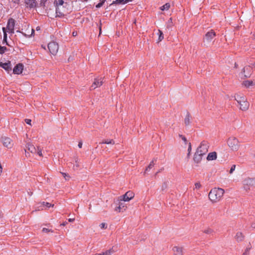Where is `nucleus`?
Masks as SVG:
<instances>
[{"label": "nucleus", "mask_w": 255, "mask_h": 255, "mask_svg": "<svg viewBox=\"0 0 255 255\" xmlns=\"http://www.w3.org/2000/svg\"><path fill=\"white\" fill-rule=\"evenodd\" d=\"M25 123H26L27 124H28V125H31V120H30V119H25Z\"/></svg>", "instance_id": "nucleus-45"}, {"label": "nucleus", "mask_w": 255, "mask_h": 255, "mask_svg": "<svg viewBox=\"0 0 255 255\" xmlns=\"http://www.w3.org/2000/svg\"><path fill=\"white\" fill-rule=\"evenodd\" d=\"M2 171V166L1 165V163H0V176H1Z\"/></svg>", "instance_id": "nucleus-48"}, {"label": "nucleus", "mask_w": 255, "mask_h": 255, "mask_svg": "<svg viewBox=\"0 0 255 255\" xmlns=\"http://www.w3.org/2000/svg\"><path fill=\"white\" fill-rule=\"evenodd\" d=\"M156 158H154L150 162L149 165L146 167L145 170V173L146 172H148L155 165V163L156 161Z\"/></svg>", "instance_id": "nucleus-22"}, {"label": "nucleus", "mask_w": 255, "mask_h": 255, "mask_svg": "<svg viewBox=\"0 0 255 255\" xmlns=\"http://www.w3.org/2000/svg\"><path fill=\"white\" fill-rule=\"evenodd\" d=\"M243 84L246 87H249L250 86L253 85V82L252 81L247 80L244 81Z\"/></svg>", "instance_id": "nucleus-26"}, {"label": "nucleus", "mask_w": 255, "mask_h": 255, "mask_svg": "<svg viewBox=\"0 0 255 255\" xmlns=\"http://www.w3.org/2000/svg\"><path fill=\"white\" fill-rule=\"evenodd\" d=\"M101 28H100V34H101Z\"/></svg>", "instance_id": "nucleus-57"}, {"label": "nucleus", "mask_w": 255, "mask_h": 255, "mask_svg": "<svg viewBox=\"0 0 255 255\" xmlns=\"http://www.w3.org/2000/svg\"><path fill=\"white\" fill-rule=\"evenodd\" d=\"M132 1V0H125V1L126 3H127V2H129V1Z\"/></svg>", "instance_id": "nucleus-54"}, {"label": "nucleus", "mask_w": 255, "mask_h": 255, "mask_svg": "<svg viewBox=\"0 0 255 255\" xmlns=\"http://www.w3.org/2000/svg\"><path fill=\"white\" fill-rule=\"evenodd\" d=\"M242 255H250V253L244 251Z\"/></svg>", "instance_id": "nucleus-49"}, {"label": "nucleus", "mask_w": 255, "mask_h": 255, "mask_svg": "<svg viewBox=\"0 0 255 255\" xmlns=\"http://www.w3.org/2000/svg\"><path fill=\"white\" fill-rule=\"evenodd\" d=\"M203 156V155H200V154L196 152L193 158L194 161L197 163H200L202 160Z\"/></svg>", "instance_id": "nucleus-19"}, {"label": "nucleus", "mask_w": 255, "mask_h": 255, "mask_svg": "<svg viewBox=\"0 0 255 255\" xmlns=\"http://www.w3.org/2000/svg\"><path fill=\"white\" fill-rule=\"evenodd\" d=\"M47 0H40V5L41 6L44 7L45 6L46 2Z\"/></svg>", "instance_id": "nucleus-37"}, {"label": "nucleus", "mask_w": 255, "mask_h": 255, "mask_svg": "<svg viewBox=\"0 0 255 255\" xmlns=\"http://www.w3.org/2000/svg\"><path fill=\"white\" fill-rule=\"evenodd\" d=\"M103 83V79L102 77H98L95 79L94 81L91 86V90L95 89L97 87H100Z\"/></svg>", "instance_id": "nucleus-11"}, {"label": "nucleus", "mask_w": 255, "mask_h": 255, "mask_svg": "<svg viewBox=\"0 0 255 255\" xmlns=\"http://www.w3.org/2000/svg\"><path fill=\"white\" fill-rule=\"evenodd\" d=\"M75 220V219L74 218H70L68 219V221L70 222H73Z\"/></svg>", "instance_id": "nucleus-52"}, {"label": "nucleus", "mask_w": 255, "mask_h": 255, "mask_svg": "<svg viewBox=\"0 0 255 255\" xmlns=\"http://www.w3.org/2000/svg\"><path fill=\"white\" fill-rule=\"evenodd\" d=\"M2 31L3 32V35H4V39H6L7 37V34L6 33V29L5 28L3 27L2 28Z\"/></svg>", "instance_id": "nucleus-40"}, {"label": "nucleus", "mask_w": 255, "mask_h": 255, "mask_svg": "<svg viewBox=\"0 0 255 255\" xmlns=\"http://www.w3.org/2000/svg\"><path fill=\"white\" fill-rule=\"evenodd\" d=\"M42 231L43 232L45 233L53 232V231L52 230H50L45 228H43Z\"/></svg>", "instance_id": "nucleus-39"}, {"label": "nucleus", "mask_w": 255, "mask_h": 255, "mask_svg": "<svg viewBox=\"0 0 255 255\" xmlns=\"http://www.w3.org/2000/svg\"><path fill=\"white\" fill-rule=\"evenodd\" d=\"M66 224H67V223H66V222H64V223H63L62 224V226H65Z\"/></svg>", "instance_id": "nucleus-55"}, {"label": "nucleus", "mask_w": 255, "mask_h": 255, "mask_svg": "<svg viewBox=\"0 0 255 255\" xmlns=\"http://www.w3.org/2000/svg\"><path fill=\"white\" fill-rule=\"evenodd\" d=\"M235 168H236V165H233L230 169V173H232L235 170Z\"/></svg>", "instance_id": "nucleus-42"}, {"label": "nucleus", "mask_w": 255, "mask_h": 255, "mask_svg": "<svg viewBox=\"0 0 255 255\" xmlns=\"http://www.w3.org/2000/svg\"><path fill=\"white\" fill-rule=\"evenodd\" d=\"M54 4L56 6V12L58 15H64L63 12L61 10V6L64 3L63 0H55L54 2Z\"/></svg>", "instance_id": "nucleus-7"}, {"label": "nucleus", "mask_w": 255, "mask_h": 255, "mask_svg": "<svg viewBox=\"0 0 255 255\" xmlns=\"http://www.w3.org/2000/svg\"><path fill=\"white\" fill-rule=\"evenodd\" d=\"M36 153L38 155H39L40 156H43L42 153V150L39 148V146L37 147L36 149Z\"/></svg>", "instance_id": "nucleus-31"}, {"label": "nucleus", "mask_w": 255, "mask_h": 255, "mask_svg": "<svg viewBox=\"0 0 255 255\" xmlns=\"http://www.w3.org/2000/svg\"><path fill=\"white\" fill-rule=\"evenodd\" d=\"M6 50V48L5 47L0 46V54L3 53Z\"/></svg>", "instance_id": "nucleus-35"}, {"label": "nucleus", "mask_w": 255, "mask_h": 255, "mask_svg": "<svg viewBox=\"0 0 255 255\" xmlns=\"http://www.w3.org/2000/svg\"><path fill=\"white\" fill-rule=\"evenodd\" d=\"M251 68L250 66H246L245 67H244V69H243V72L244 73H245L246 72V71H251ZM250 73H248L247 74H245V76L247 77H249L250 75Z\"/></svg>", "instance_id": "nucleus-25"}, {"label": "nucleus", "mask_w": 255, "mask_h": 255, "mask_svg": "<svg viewBox=\"0 0 255 255\" xmlns=\"http://www.w3.org/2000/svg\"><path fill=\"white\" fill-rule=\"evenodd\" d=\"M77 33H75L74 32H73V36H75L76 35Z\"/></svg>", "instance_id": "nucleus-56"}, {"label": "nucleus", "mask_w": 255, "mask_h": 255, "mask_svg": "<svg viewBox=\"0 0 255 255\" xmlns=\"http://www.w3.org/2000/svg\"><path fill=\"white\" fill-rule=\"evenodd\" d=\"M191 119V115L189 113H187L184 119V123L186 126H188L190 124Z\"/></svg>", "instance_id": "nucleus-23"}, {"label": "nucleus", "mask_w": 255, "mask_h": 255, "mask_svg": "<svg viewBox=\"0 0 255 255\" xmlns=\"http://www.w3.org/2000/svg\"><path fill=\"white\" fill-rule=\"evenodd\" d=\"M181 138H182V139L185 142H187V140L186 138V137L184 136H182V135H181Z\"/></svg>", "instance_id": "nucleus-46"}, {"label": "nucleus", "mask_w": 255, "mask_h": 255, "mask_svg": "<svg viewBox=\"0 0 255 255\" xmlns=\"http://www.w3.org/2000/svg\"><path fill=\"white\" fill-rule=\"evenodd\" d=\"M12 2L16 4H18L19 2V0H12Z\"/></svg>", "instance_id": "nucleus-47"}, {"label": "nucleus", "mask_w": 255, "mask_h": 255, "mask_svg": "<svg viewBox=\"0 0 255 255\" xmlns=\"http://www.w3.org/2000/svg\"><path fill=\"white\" fill-rule=\"evenodd\" d=\"M125 0H116L113 2V3L116 4H125L126 2L125 1Z\"/></svg>", "instance_id": "nucleus-29"}, {"label": "nucleus", "mask_w": 255, "mask_h": 255, "mask_svg": "<svg viewBox=\"0 0 255 255\" xmlns=\"http://www.w3.org/2000/svg\"><path fill=\"white\" fill-rule=\"evenodd\" d=\"M172 18H170L169 20L168 21V22H167V27L168 28H171L172 26Z\"/></svg>", "instance_id": "nucleus-30"}, {"label": "nucleus", "mask_w": 255, "mask_h": 255, "mask_svg": "<svg viewBox=\"0 0 255 255\" xmlns=\"http://www.w3.org/2000/svg\"><path fill=\"white\" fill-rule=\"evenodd\" d=\"M64 178L66 180H68L70 179V176L67 175L66 173L64 172H61Z\"/></svg>", "instance_id": "nucleus-34"}, {"label": "nucleus", "mask_w": 255, "mask_h": 255, "mask_svg": "<svg viewBox=\"0 0 255 255\" xmlns=\"http://www.w3.org/2000/svg\"><path fill=\"white\" fill-rule=\"evenodd\" d=\"M204 233L207 234H211L213 233V230L210 228H208L204 231Z\"/></svg>", "instance_id": "nucleus-32"}, {"label": "nucleus", "mask_w": 255, "mask_h": 255, "mask_svg": "<svg viewBox=\"0 0 255 255\" xmlns=\"http://www.w3.org/2000/svg\"><path fill=\"white\" fill-rule=\"evenodd\" d=\"M100 227L102 229H105L107 228V226L106 224L105 223H102L100 224Z\"/></svg>", "instance_id": "nucleus-38"}, {"label": "nucleus", "mask_w": 255, "mask_h": 255, "mask_svg": "<svg viewBox=\"0 0 255 255\" xmlns=\"http://www.w3.org/2000/svg\"><path fill=\"white\" fill-rule=\"evenodd\" d=\"M36 30H37V31L40 30V27L39 26L36 27Z\"/></svg>", "instance_id": "nucleus-53"}, {"label": "nucleus", "mask_w": 255, "mask_h": 255, "mask_svg": "<svg viewBox=\"0 0 255 255\" xmlns=\"http://www.w3.org/2000/svg\"><path fill=\"white\" fill-rule=\"evenodd\" d=\"M224 194V190L220 188L212 189L208 195L210 200L212 203H217L222 198Z\"/></svg>", "instance_id": "nucleus-1"}, {"label": "nucleus", "mask_w": 255, "mask_h": 255, "mask_svg": "<svg viewBox=\"0 0 255 255\" xmlns=\"http://www.w3.org/2000/svg\"><path fill=\"white\" fill-rule=\"evenodd\" d=\"M134 196V194L131 191H128L124 195L120 196V201L128 202L132 199Z\"/></svg>", "instance_id": "nucleus-8"}, {"label": "nucleus", "mask_w": 255, "mask_h": 255, "mask_svg": "<svg viewBox=\"0 0 255 255\" xmlns=\"http://www.w3.org/2000/svg\"><path fill=\"white\" fill-rule=\"evenodd\" d=\"M34 30L33 29H31V33L30 34L28 35V36L29 37L31 35H32L33 34V33H34Z\"/></svg>", "instance_id": "nucleus-51"}, {"label": "nucleus", "mask_w": 255, "mask_h": 255, "mask_svg": "<svg viewBox=\"0 0 255 255\" xmlns=\"http://www.w3.org/2000/svg\"><path fill=\"white\" fill-rule=\"evenodd\" d=\"M191 151V144L190 143H189V146H188V154H187L188 156H189L190 155Z\"/></svg>", "instance_id": "nucleus-41"}, {"label": "nucleus", "mask_w": 255, "mask_h": 255, "mask_svg": "<svg viewBox=\"0 0 255 255\" xmlns=\"http://www.w3.org/2000/svg\"><path fill=\"white\" fill-rule=\"evenodd\" d=\"M78 147L79 148H82V142H79V143H78Z\"/></svg>", "instance_id": "nucleus-50"}, {"label": "nucleus", "mask_w": 255, "mask_h": 255, "mask_svg": "<svg viewBox=\"0 0 255 255\" xmlns=\"http://www.w3.org/2000/svg\"><path fill=\"white\" fill-rule=\"evenodd\" d=\"M169 7H170V4L168 3H166L164 5H163V6H162L161 7V9L162 10H168L169 9Z\"/></svg>", "instance_id": "nucleus-27"}, {"label": "nucleus", "mask_w": 255, "mask_h": 255, "mask_svg": "<svg viewBox=\"0 0 255 255\" xmlns=\"http://www.w3.org/2000/svg\"><path fill=\"white\" fill-rule=\"evenodd\" d=\"M227 144L231 150L233 151H237L240 146L238 139L234 136H231L228 138Z\"/></svg>", "instance_id": "nucleus-3"}, {"label": "nucleus", "mask_w": 255, "mask_h": 255, "mask_svg": "<svg viewBox=\"0 0 255 255\" xmlns=\"http://www.w3.org/2000/svg\"><path fill=\"white\" fill-rule=\"evenodd\" d=\"M27 149L29 151L32 153H36V149L35 146L31 144V143H27L26 145Z\"/></svg>", "instance_id": "nucleus-20"}, {"label": "nucleus", "mask_w": 255, "mask_h": 255, "mask_svg": "<svg viewBox=\"0 0 255 255\" xmlns=\"http://www.w3.org/2000/svg\"><path fill=\"white\" fill-rule=\"evenodd\" d=\"M235 100L240 105V109L242 111H247L249 107V103L245 97L240 95L235 96Z\"/></svg>", "instance_id": "nucleus-2"}, {"label": "nucleus", "mask_w": 255, "mask_h": 255, "mask_svg": "<svg viewBox=\"0 0 255 255\" xmlns=\"http://www.w3.org/2000/svg\"><path fill=\"white\" fill-rule=\"evenodd\" d=\"M173 252L175 255H183V248L179 247H174L172 249Z\"/></svg>", "instance_id": "nucleus-17"}, {"label": "nucleus", "mask_w": 255, "mask_h": 255, "mask_svg": "<svg viewBox=\"0 0 255 255\" xmlns=\"http://www.w3.org/2000/svg\"><path fill=\"white\" fill-rule=\"evenodd\" d=\"M215 32L213 30H211L206 34L204 37V41L206 42L207 43L210 42L215 36Z\"/></svg>", "instance_id": "nucleus-13"}, {"label": "nucleus", "mask_w": 255, "mask_h": 255, "mask_svg": "<svg viewBox=\"0 0 255 255\" xmlns=\"http://www.w3.org/2000/svg\"><path fill=\"white\" fill-rule=\"evenodd\" d=\"M43 205L44 206H46L47 208H49V207H50L51 206V205L50 203H48V202H46V203L43 202Z\"/></svg>", "instance_id": "nucleus-44"}, {"label": "nucleus", "mask_w": 255, "mask_h": 255, "mask_svg": "<svg viewBox=\"0 0 255 255\" xmlns=\"http://www.w3.org/2000/svg\"><path fill=\"white\" fill-rule=\"evenodd\" d=\"M106 0H102L101 1V2H99V3H98L96 5V7L97 8H100L101 7V6H103V5L104 4V3H105Z\"/></svg>", "instance_id": "nucleus-33"}, {"label": "nucleus", "mask_w": 255, "mask_h": 255, "mask_svg": "<svg viewBox=\"0 0 255 255\" xmlns=\"http://www.w3.org/2000/svg\"><path fill=\"white\" fill-rule=\"evenodd\" d=\"M15 26V20L14 19L10 18L8 19L6 28L7 29V31L13 33L14 32V28Z\"/></svg>", "instance_id": "nucleus-12"}, {"label": "nucleus", "mask_w": 255, "mask_h": 255, "mask_svg": "<svg viewBox=\"0 0 255 255\" xmlns=\"http://www.w3.org/2000/svg\"><path fill=\"white\" fill-rule=\"evenodd\" d=\"M23 68V66L22 64H17L13 69L14 74H20L22 73Z\"/></svg>", "instance_id": "nucleus-15"}, {"label": "nucleus", "mask_w": 255, "mask_h": 255, "mask_svg": "<svg viewBox=\"0 0 255 255\" xmlns=\"http://www.w3.org/2000/svg\"><path fill=\"white\" fill-rule=\"evenodd\" d=\"M25 6L29 9L35 8L37 7L36 0H23Z\"/></svg>", "instance_id": "nucleus-9"}, {"label": "nucleus", "mask_w": 255, "mask_h": 255, "mask_svg": "<svg viewBox=\"0 0 255 255\" xmlns=\"http://www.w3.org/2000/svg\"><path fill=\"white\" fill-rule=\"evenodd\" d=\"M209 145L206 142L203 141L197 148L196 152L200 155H205L208 151Z\"/></svg>", "instance_id": "nucleus-4"}, {"label": "nucleus", "mask_w": 255, "mask_h": 255, "mask_svg": "<svg viewBox=\"0 0 255 255\" xmlns=\"http://www.w3.org/2000/svg\"><path fill=\"white\" fill-rule=\"evenodd\" d=\"M245 238V235L241 232H238L235 236V239L238 243L243 242Z\"/></svg>", "instance_id": "nucleus-16"}, {"label": "nucleus", "mask_w": 255, "mask_h": 255, "mask_svg": "<svg viewBox=\"0 0 255 255\" xmlns=\"http://www.w3.org/2000/svg\"><path fill=\"white\" fill-rule=\"evenodd\" d=\"M48 48L49 52L53 55H56L59 49V46L57 43L52 41L48 43Z\"/></svg>", "instance_id": "nucleus-5"}, {"label": "nucleus", "mask_w": 255, "mask_h": 255, "mask_svg": "<svg viewBox=\"0 0 255 255\" xmlns=\"http://www.w3.org/2000/svg\"><path fill=\"white\" fill-rule=\"evenodd\" d=\"M11 63L10 61H8L6 63H0V66L2 67V68L4 69L7 71H9L11 70Z\"/></svg>", "instance_id": "nucleus-18"}, {"label": "nucleus", "mask_w": 255, "mask_h": 255, "mask_svg": "<svg viewBox=\"0 0 255 255\" xmlns=\"http://www.w3.org/2000/svg\"><path fill=\"white\" fill-rule=\"evenodd\" d=\"M102 144H115V141L113 139H105L101 143Z\"/></svg>", "instance_id": "nucleus-24"}, {"label": "nucleus", "mask_w": 255, "mask_h": 255, "mask_svg": "<svg viewBox=\"0 0 255 255\" xmlns=\"http://www.w3.org/2000/svg\"><path fill=\"white\" fill-rule=\"evenodd\" d=\"M251 249H252V246L251 245H250L246 248V249L245 250V251L250 253V251L251 250Z\"/></svg>", "instance_id": "nucleus-43"}, {"label": "nucleus", "mask_w": 255, "mask_h": 255, "mask_svg": "<svg viewBox=\"0 0 255 255\" xmlns=\"http://www.w3.org/2000/svg\"><path fill=\"white\" fill-rule=\"evenodd\" d=\"M127 208V207L125 204L120 201L119 203V206L115 208V211L118 213L124 212L126 210Z\"/></svg>", "instance_id": "nucleus-14"}, {"label": "nucleus", "mask_w": 255, "mask_h": 255, "mask_svg": "<svg viewBox=\"0 0 255 255\" xmlns=\"http://www.w3.org/2000/svg\"><path fill=\"white\" fill-rule=\"evenodd\" d=\"M201 187V185L199 182H196L195 184V188L194 189H199Z\"/></svg>", "instance_id": "nucleus-36"}, {"label": "nucleus", "mask_w": 255, "mask_h": 255, "mask_svg": "<svg viewBox=\"0 0 255 255\" xmlns=\"http://www.w3.org/2000/svg\"><path fill=\"white\" fill-rule=\"evenodd\" d=\"M159 37L158 41H161L164 38L163 34L160 30H158Z\"/></svg>", "instance_id": "nucleus-28"}, {"label": "nucleus", "mask_w": 255, "mask_h": 255, "mask_svg": "<svg viewBox=\"0 0 255 255\" xmlns=\"http://www.w3.org/2000/svg\"><path fill=\"white\" fill-rule=\"evenodd\" d=\"M217 153L216 152H212L208 154L207 157V160H213L217 158Z\"/></svg>", "instance_id": "nucleus-21"}, {"label": "nucleus", "mask_w": 255, "mask_h": 255, "mask_svg": "<svg viewBox=\"0 0 255 255\" xmlns=\"http://www.w3.org/2000/svg\"><path fill=\"white\" fill-rule=\"evenodd\" d=\"M1 141L3 146L7 148H11L13 146L12 140L7 137H2Z\"/></svg>", "instance_id": "nucleus-10"}, {"label": "nucleus", "mask_w": 255, "mask_h": 255, "mask_svg": "<svg viewBox=\"0 0 255 255\" xmlns=\"http://www.w3.org/2000/svg\"><path fill=\"white\" fill-rule=\"evenodd\" d=\"M255 185V180L251 178H247L244 180L243 185L244 188L246 191L250 189V187Z\"/></svg>", "instance_id": "nucleus-6"}]
</instances>
